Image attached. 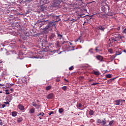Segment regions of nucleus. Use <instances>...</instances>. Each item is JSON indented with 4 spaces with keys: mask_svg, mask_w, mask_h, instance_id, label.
Segmentation results:
<instances>
[{
    "mask_svg": "<svg viewBox=\"0 0 126 126\" xmlns=\"http://www.w3.org/2000/svg\"><path fill=\"white\" fill-rule=\"evenodd\" d=\"M89 52L90 53H91V54H94V52H93V49H91L89 50Z\"/></svg>",
    "mask_w": 126,
    "mask_h": 126,
    "instance_id": "obj_33",
    "label": "nucleus"
},
{
    "mask_svg": "<svg viewBox=\"0 0 126 126\" xmlns=\"http://www.w3.org/2000/svg\"><path fill=\"white\" fill-rule=\"evenodd\" d=\"M3 123H2V120H0V126H2Z\"/></svg>",
    "mask_w": 126,
    "mask_h": 126,
    "instance_id": "obj_40",
    "label": "nucleus"
},
{
    "mask_svg": "<svg viewBox=\"0 0 126 126\" xmlns=\"http://www.w3.org/2000/svg\"><path fill=\"white\" fill-rule=\"evenodd\" d=\"M10 91H11L12 92H13V89H10Z\"/></svg>",
    "mask_w": 126,
    "mask_h": 126,
    "instance_id": "obj_51",
    "label": "nucleus"
},
{
    "mask_svg": "<svg viewBox=\"0 0 126 126\" xmlns=\"http://www.w3.org/2000/svg\"><path fill=\"white\" fill-rule=\"evenodd\" d=\"M37 102L38 103H39V100H37Z\"/></svg>",
    "mask_w": 126,
    "mask_h": 126,
    "instance_id": "obj_60",
    "label": "nucleus"
},
{
    "mask_svg": "<svg viewBox=\"0 0 126 126\" xmlns=\"http://www.w3.org/2000/svg\"><path fill=\"white\" fill-rule=\"evenodd\" d=\"M115 79H116V78H112V79L109 80L108 81H110L111 82V81H112V80H115Z\"/></svg>",
    "mask_w": 126,
    "mask_h": 126,
    "instance_id": "obj_42",
    "label": "nucleus"
},
{
    "mask_svg": "<svg viewBox=\"0 0 126 126\" xmlns=\"http://www.w3.org/2000/svg\"><path fill=\"white\" fill-rule=\"evenodd\" d=\"M68 47H69V46L67 45V44H65L63 46V49L64 51H68Z\"/></svg>",
    "mask_w": 126,
    "mask_h": 126,
    "instance_id": "obj_10",
    "label": "nucleus"
},
{
    "mask_svg": "<svg viewBox=\"0 0 126 126\" xmlns=\"http://www.w3.org/2000/svg\"><path fill=\"white\" fill-rule=\"evenodd\" d=\"M56 46L57 47V48H60L61 47L60 41H57L56 43Z\"/></svg>",
    "mask_w": 126,
    "mask_h": 126,
    "instance_id": "obj_16",
    "label": "nucleus"
},
{
    "mask_svg": "<svg viewBox=\"0 0 126 126\" xmlns=\"http://www.w3.org/2000/svg\"><path fill=\"white\" fill-rule=\"evenodd\" d=\"M29 113H30L31 114H34V113H35V109L34 108H31L30 110Z\"/></svg>",
    "mask_w": 126,
    "mask_h": 126,
    "instance_id": "obj_12",
    "label": "nucleus"
},
{
    "mask_svg": "<svg viewBox=\"0 0 126 126\" xmlns=\"http://www.w3.org/2000/svg\"><path fill=\"white\" fill-rule=\"evenodd\" d=\"M115 1H119V0H115Z\"/></svg>",
    "mask_w": 126,
    "mask_h": 126,
    "instance_id": "obj_56",
    "label": "nucleus"
},
{
    "mask_svg": "<svg viewBox=\"0 0 126 126\" xmlns=\"http://www.w3.org/2000/svg\"><path fill=\"white\" fill-rule=\"evenodd\" d=\"M77 3H79L78 5H82V3H83L82 0H77Z\"/></svg>",
    "mask_w": 126,
    "mask_h": 126,
    "instance_id": "obj_11",
    "label": "nucleus"
},
{
    "mask_svg": "<svg viewBox=\"0 0 126 126\" xmlns=\"http://www.w3.org/2000/svg\"><path fill=\"white\" fill-rule=\"evenodd\" d=\"M18 108L20 111H24V106L21 104L18 105Z\"/></svg>",
    "mask_w": 126,
    "mask_h": 126,
    "instance_id": "obj_8",
    "label": "nucleus"
},
{
    "mask_svg": "<svg viewBox=\"0 0 126 126\" xmlns=\"http://www.w3.org/2000/svg\"><path fill=\"white\" fill-rule=\"evenodd\" d=\"M102 125H106L107 124V122L106 121V119H104V120H101V123Z\"/></svg>",
    "mask_w": 126,
    "mask_h": 126,
    "instance_id": "obj_20",
    "label": "nucleus"
},
{
    "mask_svg": "<svg viewBox=\"0 0 126 126\" xmlns=\"http://www.w3.org/2000/svg\"><path fill=\"white\" fill-rule=\"evenodd\" d=\"M92 81H93V79H90L89 80V82H91Z\"/></svg>",
    "mask_w": 126,
    "mask_h": 126,
    "instance_id": "obj_44",
    "label": "nucleus"
},
{
    "mask_svg": "<svg viewBox=\"0 0 126 126\" xmlns=\"http://www.w3.org/2000/svg\"><path fill=\"white\" fill-rule=\"evenodd\" d=\"M4 104H5L6 105H9V102L8 101L4 102Z\"/></svg>",
    "mask_w": 126,
    "mask_h": 126,
    "instance_id": "obj_39",
    "label": "nucleus"
},
{
    "mask_svg": "<svg viewBox=\"0 0 126 126\" xmlns=\"http://www.w3.org/2000/svg\"><path fill=\"white\" fill-rule=\"evenodd\" d=\"M32 105L33 107H35L36 109H40V108H41V105L36 104L35 102H32Z\"/></svg>",
    "mask_w": 126,
    "mask_h": 126,
    "instance_id": "obj_3",
    "label": "nucleus"
},
{
    "mask_svg": "<svg viewBox=\"0 0 126 126\" xmlns=\"http://www.w3.org/2000/svg\"><path fill=\"white\" fill-rule=\"evenodd\" d=\"M54 3H56V2H54Z\"/></svg>",
    "mask_w": 126,
    "mask_h": 126,
    "instance_id": "obj_63",
    "label": "nucleus"
},
{
    "mask_svg": "<svg viewBox=\"0 0 126 126\" xmlns=\"http://www.w3.org/2000/svg\"><path fill=\"white\" fill-rule=\"evenodd\" d=\"M67 88V87H66V86H63L62 87L63 90H64L65 91V90H66Z\"/></svg>",
    "mask_w": 126,
    "mask_h": 126,
    "instance_id": "obj_32",
    "label": "nucleus"
},
{
    "mask_svg": "<svg viewBox=\"0 0 126 126\" xmlns=\"http://www.w3.org/2000/svg\"><path fill=\"white\" fill-rule=\"evenodd\" d=\"M114 120H112V121H111L110 122H109V126H113L114 125Z\"/></svg>",
    "mask_w": 126,
    "mask_h": 126,
    "instance_id": "obj_21",
    "label": "nucleus"
},
{
    "mask_svg": "<svg viewBox=\"0 0 126 126\" xmlns=\"http://www.w3.org/2000/svg\"><path fill=\"white\" fill-rule=\"evenodd\" d=\"M63 112V108H60L59 109V112L60 114H62Z\"/></svg>",
    "mask_w": 126,
    "mask_h": 126,
    "instance_id": "obj_24",
    "label": "nucleus"
},
{
    "mask_svg": "<svg viewBox=\"0 0 126 126\" xmlns=\"http://www.w3.org/2000/svg\"><path fill=\"white\" fill-rule=\"evenodd\" d=\"M23 121V119L22 117H19L17 119V122L18 123H21Z\"/></svg>",
    "mask_w": 126,
    "mask_h": 126,
    "instance_id": "obj_15",
    "label": "nucleus"
},
{
    "mask_svg": "<svg viewBox=\"0 0 126 126\" xmlns=\"http://www.w3.org/2000/svg\"><path fill=\"white\" fill-rule=\"evenodd\" d=\"M89 115H90L91 116H93L94 114V111H93V110H91L89 112Z\"/></svg>",
    "mask_w": 126,
    "mask_h": 126,
    "instance_id": "obj_19",
    "label": "nucleus"
},
{
    "mask_svg": "<svg viewBox=\"0 0 126 126\" xmlns=\"http://www.w3.org/2000/svg\"><path fill=\"white\" fill-rule=\"evenodd\" d=\"M98 84H99V83H94L92 84V85H97Z\"/></svg>",
    "mask_w": 126,
    "mask_h": 126,
    "instance_id": "obj_38",
    "label": "nucleus"
},
{
    "mask_svg": "<svg viewBox=\"0 0 126 126\" xmlns=\"http://www.w3.org/2000/svg\"><path fill=\"white\" fill-rule=\"evenodd\" d=\"M115 102L116 103V105H120V104H121L120 99L119 100H116L115 101Z\"/></svg>",
    "mask_w": 126,
    "mask_h": 126,
    "instance_id": "obj_17",
    "label": "nucleus"
},
{
    "mask_svg": "<svg viewBox=\"0 0 126 126\" xmlns=\"http://www.w3.org/2000/svg\"><path fill=\"white\" fill-rule=\"evenodd\" d=\"M64 43H65V41H64L63 43L62 44H64Z\"/></svg>",
    "mask_w": 126,
    "mask_h": 126,
    "instance_id": "obj_59",
    "label": "nucleus"
},
{
    "mask_svg": "<svg viewBox=\"0 0 126 126\" xmlns=\"http://www.w3.org/2000/svg\"><path fill=\"white\" fill-rule=\"evenodd\" d=\"M119 55H122V49L121 48H119L116 50L115 56L117 57V56H119Z\"/></svg>",
    "mask_w": 126,
    "mask_h": 126,
    "instance_id": "obj_5",
    "label": "nucleus"
},
{
    "mask_svg": "<svg viewBox=\"0 0 126 126\" xmlns=\"http://www.w3.org/2000/svg\"><path fill=\"white\" fill-rule=\"evenodd\" d=\"M59 5H60V3L59 2H57L56 3V5H54V6H59Z\"/></svg>",
    "mask_w": 126,
    "mask_h": 126,
    "instance_id": "obj_36",
    "label": "nucleus"
},
{
    "mask_svg": "<svg viewBox=\"0 0 126 126\" xmlns=\"http://www.w3.org/2000/svg\"><path fill=\"white\" fill-rule=\"evenodd\" d=\"M96 29H97V30H100L101 31H104L105 28L103 27L102 26H99L97 27Z\"/></svg>",
    "mask_w": 126,
    "mask_h": 126,
    "instance_id": "obj_9",
    "label": "nucleus"
},
{
    "mask_svg": "<svg viewBox=\"0 0 126 126\" xmlns=\"http://www.w3.org/2000/svg\"><path fill=\"white\" fill-rule=\"evenodd\" d=\"M52 89V86H48L46 87V90H47V91H49V90H50V89Z\"/></svg>",
    "mask_w": 126,
    "mask_h": 126,
    "instance_id": "obj_18",
    "label": "nucleus"
},
{
    "mask_svg": "<svg viewBox=\"0 0 126 126\" xmlns=\"http://www.w3.org/2000/svg\"><path fill=\"white\" fill-rule=\"evenodd\" d=\"M95 51H96V52H98V47H96V48H95Z\"/></svg>",
    "mask_w": 126,
    "mask_h": 126,
    "instance_id": "obj_47",
    "label": "nucleus"
},
{
    "mask_svg": "<svg viewBox=\"0 0 126 126\" xmlns=\"http://www.w3.org/2000/svg\"><path fill=\"white\" fill-rule=\"evenodd\" d=\"M106 77L107 78H111V77H112V75L111 74H108L106 75Z\"/></svg>",
    "mask_w": 126,
    "mask_h": 126,
    "instance_id": "obj_25",
    "label": "nucleus"
},
{
    "mask_svg": "<svg viewBox=\"0 0 126 126\" xmlns=\"http://www.w3.org/2000/svg\"><path fill=\"white\" fill-rule=\"evenodd\" d=\"M8 90H5V94H6V95H9V94H10V93H9V92H8Z\"/></svg>",
    "mask_w": 126,
    "mask_h": 126,
    "instance_id": "obj_31",
    "label": "nucleus"
},
{
    "mask_svg": "<svg viewBox=\"0 0 126 126\" xmlns=\"http://www.w3.org/2000/svg\"><path fill=\"white\" fill-rule=\"evenodd\" d=\"M81 36H80L78 38H77V39H76L75 40V42H78V41H80V43H81Z\"/></svg>",
    "mask_w": 126,
    "mask_h": 126,
    "instance_id": "obj_22",
    "label": "nucleus"
},
{
    "mask_svg": "<svg viewBox=\"0 0 126 126\" xmlns=\"http://www.w3.org/2000/svg\"><path fill=\"white\" fill-rule=\"evenodd\" d=\"M53 114H54V112L53 111H51L49 113H48V115L49 116H51V115H53Z\"/></svg>",
    "mask_w": 126,
    "mask_h": 126,
    "instance_id": "obj_37",
    "label": "nucleus"
},
{
    "mask_svg": "<svg viewBox=\"0 0 126 126\" xmlns=\"http://www.w3.org/2000/svg\"><path fill=\"white\" fill-rule=\"evenodd\" d=\"M44 115L45 114L43 112H41L40 113L37 114V117H39V116H41L42 117H43Z\"/></svg>",
    "mask_w": 126,
    "mask_h": 126,
    "instance_id": "obj_23",
    "label": "nucleus"
},
{
    "mask_svg": "<svg viewBox=\"0 0 126 126\" xmlns=\"http://www.w3.org/2000/svg\"><path fill=\"white\" fill-rule=\"evenodd\" d=\"M1 69H2V67L0 66V71L1 70Z\"/></svg>",
    "mask_w": 126,
    "mask_h": 126,
    "instance_id": "obj_50",
    "label": "nucleus"
},
{
    "mask_svg": "<svg viewBox=\"0 0 126 126\" xmlns=\"http://www.w3.org/2000/svg\"><path fill=\"white\" fill-rule=\"evenodd\" d=\"M94 74L95 75H100V72L99 71H94Z\"/></svg>",
    "mask_w": 126,
    "mask_h": 126,
    "instance_id": "obj_13",
    "label": "nucleus"
},
{
    "mask_svg": "<svg viewBox=\"0 0 126 126\" xmlns=\"http://www.w3.org/2000/svg\"><path fill=\"white\" fill-rule=\"evenodd\" d=\"M60 20H56L55 21L51 22L49 23L48 25L46 26L44 28H43V33H45L47 34L49 33V31H52L53 30V27L54 26L55 28L56 27V22H59Z\"/></svg>",
    "mask_w": 126,
    "mask_h": 126,
    "instance_id": "obj_1",
    "label": "nucleus"
},
{
    "mask_svg": "<svg viewBox=\"0 0 126 126\" xmlns=\"http://www.w3.org/2000/svg\"><path fill=\"white\" fill-rule=\"evenodd\" d=\"M0 86H4V84H0Z\"/></svg>",
    "mask_w": 126,
    "mask_h": 126,
    "instance_id": "obj_46",
    "label": "nucleus"
},
{
    "mask_svg": "<svg viewBox=\"0 0 126 126\" xmlns=\"http://www.w3.org/2000/svg\"><path fill=\"white\" fill-rule=\"evenodd\" d=\"M123 52H124V53H126V50H124L123 51Z\"/></svg>",
    "mask_w": 126,
    "mask_h": 126,
    "instance_id": "obj_53",
    "label": "nucleus"
},
{
    "mask_svg": "<svg viewBox=\"0 0 126 126\" xmlns=\"http://www.w3.org/2000/svg\"><path fill=\"white\" fill-rule=\"evenodd\" d=\"M39 119H40V120H42V118H41L40 117H39Z\"/></svg>",
    "mask_w": 126,
    "mask_h": 126,
    "instance_id": "obj_55",
    "label": "nucleus"
},
{
    "mask_svg": "<svg viewBox=\"0 0 126 126\" xmlns=\"http://www.w3.org/2000/svg\"><path fill=\"white\" fill-rule=\"evenodd\" d=\"M123 32L126 34V28L124 30Z\"/></svg>",
    "mask_w": 126,
    "mask_h": 126,
    "instance_id": "obj_45",
    "label": "nucleus"
},
{
    "mask_svg": "<svg viewBox=\"0 0 126 126\" xmlns=\"http://www.w3.org/2000/svg\"><path fill=\"white\" fill-rule=\"evenodd\" d=\"M12 117H16V116H17V112H16V111L12 112Z\"/></svg>",
    "mask_w": 126,
    "mask_h": 126,
    "instance_id": "obj_14",
    "label": "nucleus"
},
{
    "mask_svg": "<svg viewBox=\"0 0 126 126\" xmlns=\"http://www.w3.org/2000/svg\"><path fill=\"white\" fill-rule=\"evenodd\" d=\"M49 38L50 40H53L56 38V34L54 33H51L49 35Z\"/></svg>",
    "mask_w": 126,
    "mask_h": 126,
    "instance_id": "obj_4",
    "label": "nucleus"
},
{
    "mask_svg": "<svg viewBox=\"0 0 126 126\" xmlns=\"http://www.w3.org/2000/svg\"><path fill=\"white\" fill-rule=\"evenodd\" d=\"M0 93H2V92H1H1H0Z\"/></svg>",
    "mask_w": 126,
    "mask_h": 126,
    "instance_id": "obj_61",
    "label": "nucleus"
},
{
    "mask_svg": "<svg viewBox=\"0 0 126 126\" xmlns=\"http://www.w3.org/2000/svg\"><path fill=\"white\" fill-rule=\"evenodd\" d=\"M104 80H107L106 78H104Z\"/></svg>",
    "mask_w": 126,
    "mask_h": 126,
    "instance_id": "obj_58",
    "label": "nucleus"
},
{
    "mask_svg": "<svg viewBox=\"0 0 126 126\" xmlns=\"http://www.w3.org/2000/svg\"><path fill=\"white\" fill-rule=\"evenodd\" d=\"M96 58L97 60H98V61H100V62H104L103 60V58L101 56L98 55L96 56Z\"/></svg>",
    "mask_w": 126,
    "mask_h": 126,
    "instance_id": "obj_7",
    "label": "nucleus"
},
{
    "mask_svg": "<svg viewBox=\"0 0 126 126\" xmlns=\"http://www.w3.org/2000/svg\"><path fill=\"white\" fill-rule=\"evenodd\" d=\"M108 51L109 53H110V54H113V49H108Z\"/></svg>",
    "mask_w": 126,
    "mask_h": 126,
    "instance_id": "obj_30",
    "label": "nucleus"
},
{
    "mask_svg": "<svg viewBox=\"0 0 126 126\" xmlns=\"http://www.w3.org/2000/svg\"><path fill=\"white\" fill-rule=\"evenodd\" d=\"M65 81H66V82H68L67 80H66V79H65Z\"/></svg>",
    "mask_w": 126,
    "mask_h": 126,
    "instance_id": "obj_54",
    "label": "nucleus"
},
{
    "mask_svg": "<svg viewBox=\"0 0 126 126\" xmlns=\"http://www.w3.org/2000/svg\"><path fill=\"white\" fill-rule=\"evenodd\" d=\"M119 100L120 101V103H121V105L122 104L126 102V100L124 99H119Z\"/></svg>",
    "mask_w": 126,
    "mask_h": 126,
    "instance_id": "obj_26",
    "label": "nucleus"
},
{
    "mask_svg": "<svg viewBox=\"0 0 126 126\" xmlns=\"http://www.w3.org/2000/svg\"><path fill=\"white\" fill-rule=\"evenodd\" d=\"M74 68L73 67V66H70V67H69V69L70 70H73V69H74Z\"/></svg>",
    "mask_w": 126,
    "mask_h": 126,
    "instance_id": "obj_34",
    "label": "nucleus"
},
{
    "mask_svg": "<svg viewBox=\"0 0 126 126\" xmlns=\"http://www.w3.org/2000/svg\"><path fill=\"white\" fill-rule=\"evenodd\" d=\"M78 107L79 108H81V107H82V104H81V103H79Z\"/></svg>",
    "mask_w": 126,
    "mask_h": 126,
    "instance_id": "obj_41",
    "label": "nucleus"
},
{
    "mask_svg": "<svg viewBox=\"0 0 126 126\" xmlns=\"http://www.w3.org/2000/svg\"><path fill=\"white\" fill-rule=\"evenodd\" d=\"M114 37L116 38V39H112V42H114V43L117 42V41L118 40L120 41V40H123V38H125L124 36L121 35V34L119 33L115 34V36Z\"/></svg>",
    "mask_w": 126,
    "mask_h": 126,
    "instance_id": "obj_2",
    "label": "nucleus"
},
{
    "mask_svg": "<svg viewBox=\"0 0 126 126\" xmlns=\"http://www.w3.org/2000/svg\"><path fill=\"white\" fill-rule=\"evenodd\" d=\"M90 122H91V123H92V122H94V120H93V119H91L90 120Z\"/></svg>",
    "mask_w": 126,
    "mask_h": 126,
    "instance_id": "obj_48",
    "label": "nucleus"
},
{
    "mask_svg": "<svg viewBox=\"0 0 126 126\" xmlns=\"http://www.w3.org/2000/svg\"><path fill=\"white\" fill-rule=\"evenodd\" d=\"M54 97H55V95L53 93H51L47 96V99H49L50 100L52 98H54Z\"/></svg>",
    "mask_w": 126,
    "mask_h": 126,
    "instance_id": "obj_6",
    "label": "nucleus"
},
{
    "mask_svg": "<svg viewBox=\"0 0 126 126\" xmlns=\"http://www.w3.org/2000/svg\"><path fill=\"white\" fill-rule=\"evenodd\" d=\"M11 86H13V85H14V84H11Z\"/></svg>",
    "mask_w": 126,
    "mask_h": 126,
    "instance_id": "obj_57",
    "label": "nucleus"
},
{
    "mask_svg": "<svg viewBox=\"0 0 126 126\" xmlns=\"http://www.w3.org/2000/svg\"><path fill=\"white\" fill-rule=\"evenodd\" d=\"M58 36L59 37L60 39H63V35H61L60 33H58Z\"/></svg>",
    "mask_w": 126,
    "mask_h": 126,
    "instance_id": "obj_28",
    "label": "nucleus"
},
{
    "mask_svg": "<svg viewBox=\"0 0 126 126\" xmlns=\"http://www.w3.org/2000/svg\"><path fill=\"white\" fill-rule=\"evenodd\" d=\"M117 29H118V30H120V29H121V28H120V27H119Z\"/></svg>",
    "mask_w": 126,
    "mask_h": 126,
    "instance_id": "obj_52",
    "label": "nucleus"
},
{
    "mask_svg": "<svg viewBox=\"0 0 126 126\" xmlns=\"http://www.w3.org/2000/svg\"><path fill=\"white\" fill-rule=\"evenodd\" d=\"M5 104H2L1 105V108H4V107H5Z\"/></svg>",
    "mask_w": 126,
    "mask_h": 126,
    "instance_id": "obj_43",
    "label": "nucleus"
},
{
    "mask_svg": "<svg viewBox=\"0 0 126 126\" xmlns=\"http://www.w3.org/2000/svg\"><path fill=\"white\" fill-rule=\"evenodd\" d=\"M51 17H53V18H56L57 19V18H58V16H55L54 14H51L50 15Z\"/></svg>",
    "mask_w": 126,
    "mask_h": 126,
    "instance_id": "obj_27",
    "label": "nucleus"
},
{
    "mask_svg": "<svg viewBox=\"0 0 126 126\" xmlns=\"http://www.w3.org/2000/svg\"><path fill=\"white\" fill-rule=\"evenodd\" d=\"M97 124H102V120L100 119H98L97 121Z\"/></svg>",
    "mask_w": 126,
    "mask_h": 126,
    "instance_id": "obj_29",
    "label": "nucleus"
},
{
    "mask_svg": "<svg viewBox=\"0 0 126 126\" xmlns=\"http://www.w3.org/2000/svg\"><path fill=\"white\" fill-rule=\"evenodd\" d=\"M116 55L115 56H111V59H112V60H114V59H115L116 58Z\"/></svg>",
    "mask_w": 126,
    "mask_h": 126,
    "instance_id": "obj_35",
    "label": "nucleus"
},
{
    "mask_svg": "<svg viewBox=\"0 0 126 126\" xmlns=\"http://www.w3.org/2000/svg\"><path fill=\"white\" fill-rule=\"evenodd\" d=\"M70 45H71V43H70Z\"/></svg>",
    "mask_w": 126,
    "mask_h": 126,
    "instance_id": "obj_64",
    "label": "nucleus"
},
{
    "mask_svg": "<svg viewBox=\"0 0 126 126\" xmlns=\"http://www.w3.org/2000/svg\"><path fill=\"white\" fill-rule=\"evenodd\" d=\"M43 23H41L40 24V25H41L40 26V27H41V26H42V25H43Z\"/></svg>",
    "mask_w": 126,
    "mask_h": 126,
    "instance_id": "obj_49",
    "label": "nucleus"
},
{
    "mask_svg": "<svg viewBox=\"0 0 126 126\" xmlns=\"http://www.w3.org/2000/svg\"><path fill=\"white\" fill-rule=\"evenodd\" d=\"M72 20H71L70 21H72Z\"/></svg>",
    "mask_w": 126,
    "mask_h": 126,
    "instance_id": "obj_62",
    "label": "nucleus"
}]
</instances>
